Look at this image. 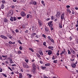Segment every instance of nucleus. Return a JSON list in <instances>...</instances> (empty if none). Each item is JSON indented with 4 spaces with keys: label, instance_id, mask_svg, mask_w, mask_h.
Segmentation results:
<instances>
[{
    "label": "nucleus",
    "instance_id": "2eb2a0df",
    "mask_svg": "<svg viewBox=\"0 0 78 78\" xmlns=\"http://www.w3.org/2000/svg\"><path fill=\"white\" fill-rule=\"evenodd\" d=\"M72 67H73L74 68H75V67H76V65L75 64V63H73L72 65H71Z\"/></svg>",
    "mask_w": 78,
    "mask_h": 78
},
{
    "label": "nucleus",
    "instance_id": "49530a36",
    "mask_svg": "<svg viewBox=\"0 0 78 78\" xmlns=\"http://www.w3.org/2000/svg\"><path fill=\"white\" fill-rule=\"evenodd\" d=\"M32 76V75L31 74H30V75L28 76V77L29 78H31Z\"/></svg>",
    "mask_w": 78,
    "mask_h": 78
},
{
    "label": "nucleus",
    "instance_id": "6e6d98bb",
    "mask_svg": "<svg viewBox=\"0 0 78 78\" xmlns=\"http://www.w3.org/2000/svg\"><path fill=\"white\" fill-rule=\"evenodd\" d=\"M25 61L26 62H28V60L25 59Z\"/></svg>",
    "mask_w": 78,
    "mask_h": 78
},
{
    "label": "nucleus",
    "instance_id": "de8ad7c7",
    "mask_svg": "<svg viewBox=\"0 0 78 78\" xmlns=\"http://www.w3.org/2000/svg\"><path fill=\"white\" fill-rule=\"evenodd\" d=\"M30 5H33V2H32V1H31V2H30Z\"/></svg>",
    "mask_w": 78,
    "mask_h": 78
},
{
    "label": "nucleus",
    "instance_id": "a19ab883",
    "mask_svg": "<svg viewBox=\"0 0 78 78\" xmlns=\"http://www.w3.org/2000/svg\"><path fill=\"white\" fill-rule=\"evenodd\" d=\"M50 20V18H47L46 20V21H48V20Z\"/></svg>",
    "mask_w": 78,
    "mask_h": 78
},
{
    "label": "nucleus",
    "instance_id": "c85d7f7f",
    "mask_svg": "<svg viewBox=\"0 0 78 78\" xmlns=\"http://www.w3.org/2000/svg\"><path fill=\"white\" fill-rule=\"evenodd\" d=\"M50 40H51V42H52L53 43H55V42L54 41V40H53V39L51 38L50 39Z\"/></svg>",
    "mask_w": 78,
    "mask_h": 78
},
{
    "label": "nucleus",
    "instance_id": "0e129e2a",
    "mask_svg": "<svg viewBox=\"0 0 78 78\" xmlns=\"http://www.w3.org/2000/svg\"><path fill=\"white\" fill-rule=\"evenodd\" d=\"M69 39H70V41H72V40L73 39V38L72 37H70Z\"/></svg>",
    "mask_w": 78,
    "mask_h": 78
},
{
    "label": "nucleus",
    "instance_id": "4468645a",
    "mask_svg": "<svg viewBox=\"0 0 78 78\" xmlns=\"http://www.w3.org/2000/svg\"><path fill=\"white\" fill-rule=\"evenodd\" d=\"M50 63H47L45 64V66H50Z\"/></svg>",
    "mask_w": 78,
    "mask_h": 78
},
{
    "label": "nucleus",
    "instance_id": "5701e85b",
    "mask_svg": "<svg viewBox=\"0 0 78 78\" xmlns=\"http://www.w3.org/2000/svg\"><path fill=\"white\" fill-rule=\"evenodd\" d=\"M48 30H49V29L48 27H46L45 28V31H48Z\"/></svg>",
    "mask_w": 78,
    "mask_h": 78
},
{
    "label": "nucleus",
    "instance_id": "c03bdc74",
    "mask_svg": "<svg viewBox=\"0 0 78 78\" xmlns=\"http://www.w3.org/2000/svg\"><path fill=\"white\" fill-rule=\"evenodd\" d=\"M48 48L49 49H50L51 50H53V49H51V46H49Z\"/></svg>",
    "mask_w": 78,
    "mask_h": 78
},
{
    "label": "nucleus",
    "instance_id": "69168bd1",
    "mask_svg": "<svg viewBox=\"0 0 78 78\" xmlns=\"http://www.w3.org/2000/svg\"><path fill=\"white\" fill-rule=\"evenodd\" d=\"M14 8H15V6H14V5H12V8L13 9Z\"/></svg>",
    "mask_w": 78,
    "mask_h": 78
},
{
    "label": "nucleus",
    "instance_id": "a211bd4d",
    "mask_svg": "<svg viewBox=\"0 0 78 78\" xmlns=\"http://www.w3.org/2000/svg\"><path fill=\"white\" fill-rule=\"evenodd\" d=\"M10 20L11 22H13V21H14V18H13V17L11 16Z\"/></svg>",
    "mask_w": 78,
    "mask_h": 78
},
{
    "label": "nucleus",
    "instance_id": "0eeeda50",
    "mask_svg": "<svg viewBox=\"0 0 78 78\" xmlns=\"http://www.w3.org/2000/svg\"><path fill=\"white\" fill-rule=\"evenodd\" d=\"M23 66L24 67H25V68H28V66L27 65L26 63L25 62L23 63Z\"/></svg>",
    "mask_w": 78,
    "mask_h": 78
},
{
    "label": "nucleus",
    "instance_id": "4be33fe9",
    "mask_svg": "<svg viewBox=\"0 0 78 78\" xmlns=\"http://www.w3.org/2000/svg\"><path fill=\"white\" fill-rule=\"evenodd\" d=\"M37 57H38V58H40V59H41V56L40 55L38 54H37Z\"/></svg>",
    "mask_w": 78,
    "mask_h": 78
},
{
    "label": "nucleus",
    "instance_id": "f3484780",
    "mask_svg": "<svg viewBox=\"0 0 78 78\" xmlns=\"http://www.w3.org/2000/svg\"><path fill=\"white\" fill-rule=\"evenodd\" d=\"M8 21V20L6 18H4V22H7Z\"/></svg>",
    "mask_w": 78,
    "mask_h": 78
},
{
    "label": "nucleus",
    "instance_id": "b1692460",
    "mask_svg": "<svg viewBox=\"0 0 78 78\" xmlns=\"http://www.w3.org/2000/svg\"><path fill=\"white\" fill-rule=\"evenodd\" d=\"M66 51V49H64V51H63L62 53V54H65V51Z\"/></svg>",
    "mask_w": 78,
    "mask_h": 78
},
{
    "label": "nucleus",
    "instance_id": "6e6552de",
    "mask_svg": "<svg viewBox=\"0 0 78 78\" xmlns=\"http://www.w3.org/2000/svg\"><path fill=\"white\" fill-rule=\"evenodd\" d=\"M48 53L49 55H51V54H52L53 53L52 52V51H51V50H48Z\"/></svg>",
    "mask_w": 78,
    "mask_h": 78
},
{
    "label": "nucleus",
    "instance_id": "393cba45",
    "mask_svg": "<svg viewBox=\"0 0 78 78\" xmlns=\"http://www.w3.org/2000/svg\"><path fill=\"white\" fill-rule=\"evenodd\" d=\"M46 66H45V67H44L42 66H41V68L43 70H45V69H46Z\"/></svg>",
    "mask_w": 78,
    "mask_h": 78
},
{
    "label": "nucleus",
    "instance_id": "7ed1b4c3",
    "mask_svg": "<svg viewBox=\"0 0 78 78\" xmlns=\"http://www.w3.org/2000/svg\"><path fill=\"white\" fill-rule=\"evenodd\" d=\"M52 23H53V21H50L48 23V26L50 28H51L53 27V24H52Z\"/></svg>",
    "mask_w": 78,
    "mask_h": 78
},
{
    "label": "nucleus",
    "instance_id": "412c9836",
    "mask_svg": "<svg viewBox=\"0 0 78 78\" xmlns=\"http://www.w3.org/2000/svg\"><path fill=\"white\" fill-rule=\"evenodd\" d=\"M19 49L20 50H22L23 49V48L22 47V45L20 46Z\"/></svg>",
    "mask_w": 78,
    "mask_h": 78
},
{
    "label": "nucleus",
    "instance_id": "58836bf2",
    "mask_svg": "<svg viewBox=\"0 0 78 78\" xmlns=\"http://www.w3.org/2000/svg\"><path fill=\"white\" fill-rule=\"evenodd\" d=\"M42 37H44V38H46V36L44 34H43L42 35Z\"/></svg>",
    "mask_w": 78,
    "mask_h": 78
},
{
    "label": "nucleus",
    "instance_id": "cd10ccee",
    "mask_svg": "<svg viewBox=\"0 0 78 78\" xmlns=\"http://www.w3.org/2000/svg\"><path fill=\"white\" fill-rule=\"evenodd\" d=\"M41 3L43 5H44V6H45V3L44 2V1H41Z\"/></svg>",
    "mask_w": 78,
    "mask_h": 78
},
{
    "label": "nucleus",
    "instance_id": "052dcab7",
    "mask_svg": "<svg viewBox=\"0 0 78 78\" xmlns=\"http://www.w3.org/2000/svg\"><path fill=\"white\" fill-rule=\"evenodd\" d=\"M12 67L14 66H16V65L15 64H12Z\"/></svg>",
    "mask_w": 78,
    "mask_h": 78
},
{
    "label": "nucleus",
    "instance_id": "13d9d810",
    "mask_svg": "<svg viewBox=\"0 0 78 78\" xmlns=\"http://www.w3.org/2000/svg\"><path fill=\"white\" fill-rule=\"evenodd\" d=\"M67 8H70V6L69 5H68L66 6Z\"/></svg>",
    "mask_w": 78,
    "mask_h": 78
},
{
    "label": "nucleus",
    "instance_id": "f03ea898",
    "mask_svg": "<svg viewBox=\"0 0 78 78\" xmlns=\"http://www.w3.org/2000/svg\"><path fill=\"white\" fill-rule=\"evenodd\" d=\"M13 15V10H11L7 13V17H10L11 16Z\"/></svg>",
    "mask_w": 78,
    "mask_h": 78
},
{
    "label": "nucleus",
    "instance_id": "774afa93",
    "mask_svg": "<svg viewBox=\"0 0 78 78\" xmlns=\"http://www.w3.org/2000/svg\"><path fill=\"white\" fill-rule=\"evenodd\" d=\"M40 63H41V64H43V62H42L41 61H40Z\"/></svg>",
    "mask_w": 78,
    "mask_h": 78
},
{
    "label": "nucleus",
    "instance_id": "dca6fc26",
    "mask_svg": "<svg viewBox=\"0 0 78 78\" xmlns=\"http://www.w3.org/2000/svg\"><path fill=\"white\" fill-rule=\"evenodd\" d=\"M19 78H22V74L21 73H20L19 74Z\"/></svg>",
    "mask_w": 78,
    "mask_h": 78
},
{
    "label": "nucleus",
    "instance_id": "5fc2aeb1",
    "mask_svg": "<svg viewBox=\"0 0 78 78\" xmlns=\"http://www.w3.org/2000/svg\"><path fill=\"white\" fill-rule=\"evenodd\" d=\"M18 42L19 44H21V45L22 44V43L21 42V41H18Z\"/></svg>",
    "mask_w": 78,
    "mask_h": 78
},
{
    "label": "nucleus",
    "instance_id": "3c124183",
    "mask_svg": "<svg viewBox=\"0 0 78 78\" xmlns=\"http://www.w3.org/2000/svg\"><path fill=\"white\" fill-rule=\"evenodd\" d=\"M32 34L33 35V36H35V35L36 34V33H33Z\"/></svg>",
    "mask_w": 78,
    "mask_h": 78
},
{
    "label": "nucleus",
    "instance_id": "aec40b11",
    "mask_svg": "<svg viewBox=\"0 0 78 78\" xmlns=\"http://www.w3.org/2000/svg\"><path fill=\"white\" fill-rule=\"evenodd\" d=\"M30 16V17H32V16H31V15L30 14H27V19H28V18H29V16Z\"/></svg>",
    "mask_w": 78,
    "mask_h": 78
},
{
    "label": "nucleus",
    "instance_id": "864d4df0",
    "mask_svg": "<svg viewBox=\"0 0 78 78\" xmlns=\"http://www.w3.org/2000/svg\"><path fill=\"white\" fill-rule=\"evenodd\" d=\"M9 44H12V42L11 41H9Z\"/></svg>",
    "mask_w": 78,
    "mask_h": 78
},
{
    "label": "nucleus",
    "instance_id": "423d86ee",
    "mask_svg": "<svg viewBox=\"0 0 78 78\" xmlns=\"http://www.w3.org/2000/svg\"><path fill=\"white\" fill-rule=\"evenodd\" d=\"M20 14L22 17H25L26 16V13L24 12H22L20 13Z\"/></svg>",
    "mask_w": 78,
    "mask_h": 78
},
{
    "label": "nucleus",
    "instance_id": "72a5a7b5",
    "mask_svg": "<svg viewBox=\"0 0 78 78\" xmlns=\"http://www.w3.org/2000/svg\"><path fill=\"white\" fill-rule=\"evenodd\" d=\"M2 57L3 58H7V55L5 56L4 55H2Z\"/></svg>",
    "mask_w": 78,
    "mask_h": 78
},
{
    "label": "nucleus",
    "instance_id": "f8f14e48",
    "mask_svg": "<svg viewBox=\"0 0 78 78\" xmlns=\"http://www.w3.org/2000/svg\"><path fill=\"white\" fill-rule=\"evenodd\" d=\"M32 2L33 3V5H36V2L34 1H33V0H32Z\"/></svg>",
    "mask_w": 78,
    "mask_h": 78
},
{
    "label": "nucleus",
    "instance_id": "37998d69",
    "mask_svg": "<svg viewBox=\"0 0 78 78\" xmlns=\"http://www.w3.org/2000/svg\"><path fill=\"white\" fill-rule=\"evenodd\" d=\"M15 31L16 33H18L19 32V30L16 29Z\"/></svg>",
    "mask_w": 78,
    "mask_h": 78
},
{
    "label": "nucleus",
    "instance_id": "bb28decb",
    "mask_svg": "<svg viewBox=\"0 0 78 78\" xmlns=\"http://www.w3.org/2000/svg\"><path fill=\"white\" fill-rule=\"evenodd\" d=\"M29 50H30L31 51H32V52H34V50H33V48H29Z\"/></svg>",
    "mask_w": 78,
    "mask_h": 78
},
{
    "label": "nucleus",
    "instance_id": "a18cd8bd",
    "mask_svg": "<svg viewBox=\"0 0 78 78\" xmlns=\"http://www.w3.org/2000/svg\"><path fill=\"white\" fill-rule=\"evenodd\" d=\"M4 39H8V38H7L6 37L4 36Z\"/></svg>",
    "mask_w": 78,
    "mask_h": 78
},
{
    "label": "nucleus",
    "instance_id": "09e8293b",
    "mask_svg": "<svg viewBox=\"0 0 78 78\" xmlns=\"http://www.w3.org/2000/svg\"><path fill=\"white\" fill-rule=\"evenodd\" d=\"M8 69H9V70H11V71H12V69H11V68H10V67H8Z\"/></svg>",
    "mask_w": 78,
    "mask_h": 78
},
{
    "label": "nucleus",
    "instance_id": "20e7f679",
    "mask_svg": "<svg viewBox=\"0 0 78 78\" xmlns=\"http://www.w3.org/2000/svg\"><path fill=\"white\" fill-rule=\"evenodd\" d=\"M38 22L39 25L40 27H41L42 25V21H41V20H38Z\"/></svg>",
    "mask_w": 78,
    "mask_h": 78
},
{
    "label": "nucleus",
    "instance_id": "9d476101",
    "mask_svg": "<svg viewBox=\"0 0 78 78\" xmlns=\"http://www.w3.org/2000/svg\"><path fill=\"white\" fill-rule=\"evenodd\" d=\"M64 18V13H62L61 15V19H63Z\"/></svg>",
    "mask_w": 78,
    "mask_h": 78
},
{
    "label": "nucleus",
    "instance_id": "ea45409f",
    "mask_svg": "<svg viewBox=\"0 0 78 78\" xmlns=\"http://www.w3.org/2000/svg\"><path fill=\"white\" fill-rule=\"evenodd\" d=\"M2 2L3 4H5V1L4 0L2 1Z\"/></svg>",
    "mask_w": 78,
    "mask_h": 78
},
{
    "label": "nucleus",
    "instance_id": "e2e57ef3",
    "mask_svg": "<svg viewBox=\"0 0 78 78\" xmlns=\"http://www.w3.org/2000/svg\"><path fill=\"white\" fill-rule=\"evenodd\" d=\"M56 55L57 56H59V52L57 53Z\"/></svg>",
    "mask_w": 78,
    "mask_h": 78
},
{
    "label": "nucleus",
    "instance_id": "a878e982",
    "mask_svg": "<svg viewBox=\"0 0 78 78\" xmlns=\"http://www.w3.org/2000/svg\"><path fill=\"white\" fill-rule=\"evenodd\" d=\"M2 75L4 76H5V78H6L7 77V76L4 73H2Z\"/></svg>",
    "mask_w": 78,
    "mask_h": 78
},
{
    "label": "nucleus",
    "instance_id": "7c9ffc66",
    "mask_svg": "<svg viewBox=\"0 0 78 78\" xmlns=\"http://www.w3.org/2000/svg\"><path fill=\"white\" fill-rule=\"evenodd\" d=\"M58 61V60H54L53 61V62L54 63H57V62Z\"/></svg>",
    "mask_w": 78,
    "mask_h": 78
},
{
    "label": "nucleus",
    "instance_id": "c9c22d12",
    "mask_svg": "<svg viewBox=\"0 0 78 78\" xmlns=\"http://www.w3.org/2000/svg\"><path fill=\"white\" fill-rule=\"evenodd\" d=\"M18 53L19 54H22V51H18Z\"/></svg>",
    "mask_w": 78,
    "mask_h": 78
},
{
    "label": "nucleus",
    "instance_id": "473e14b6",
    "mask_svg": "<svg viewBox=\"0 0 78 78\" xmlns=\"http://www.w3.org/2000/svg\"><path fill=\"white\" fill-rule=\"evenodd\" d=\"M43 76L44 77L43 78H46L47 77L45 74H43Z\"/></svg>",
    "mask_w": 78,
    "mask_h": 78
},
{
    "label": "nucleus",
    "instance_id": "8fccbe9b",
    "mask_svg": "<svg viewBox=\"0 0 78 78\" xmlns=\"http://www.w3.org/2000/svg\"><path fill=\"white\" fill-rule=\"evenodd\" d=\"M3 58H2V56L0 55V60H2Z\"/></svg>",
    "mask_w": 78,
    "mask_h": 78
},
{
    "label": "nucleus",
    "instance_id": "f257e3e1",
    "mask_svg": "<svg viewBox=\"0 0 78 78\" xmlns=\"http://www.w3.org/2000/svg\"><path fill=\"white\" fill-rule=\"evenodd\" d=\"M32 70H31L33 73H34L36 72V66L35 65L34 63L32 64Z\"/></svg>",
    "mask_w": 78,
    "mask_h": 78
},
{
    "label": "nucleus",
    "instance_id": "79ce46f5",
    "mask_svg": "<svg viewBox=\"0 0 78 78\" xmlns=\"http://www.w3.org/2000/svg\"><path fill=\"white\" fill-rule=\"evenodd\" d=\"M4 36H4L2 35H1L0 36V37H1L2 38H3V39H4Z\"/></svg>",
    "mask_w": 78,
    "mask_h": 78
},
{
    "label": "nucleus",
    "instance_id": "338daca9",
    "mask_svg": "<svg viewBox=\"0 0 78 78\" xmlns=\"http://www.w3.org/2000/svg\"><path fill=\"white\" fill-rule=\"evenodd\" d=\"M67 12H69V11H70V9H67Z\"/></svg>",
    "mask_w": 78,
    "mask_h": 78
},
{
    "label": "nucleus",
    "instance_id": "1a4fd4ad",
    "mask_svg": "<svg viewBox=\"0 0 78 78\" xmlns=\"http://www.w3.org/2000/svg\"><path fill=\"white\" fill-rule=\"evenodd\" d=\"M70 50H71V52L73 54H75V51L73 50V49L72 48H71L70 49Z\"/></svg>",
    "mask_w": 78,
    "mask_h": 78
},
{
    "label": "nucleus",
    "instance_id": "4d7b16f0",
    "mask_svg": "<svg viewBox=\"0 0 78 78\" xmlns=\"http://www.w3.org/2000/svg\"><path fill=\"white\" fill-rule=\"evenodd\" d=\"M48 38L49 39H51V37H50V36H48Z\"/></svg>",
    "mask_w": 78,
    "mask_h": 78
},
{
    "label": "nucleus",
    "instance_id": "f704fd0d",
    "mask_svg": "<svg viewBox=\"0 0 78 78\" xmlns=\"http://www.w3.org/2000/svg\"><path fill=\"white\" fill-rule=\"evenodd\" d=\"M23 28V29H24V28H25V25H23L22 26Z\"/></svg>",
    "mask_w": 78,
    "mask_h": 78
},
{
    "label": "nucleus",
    "instance_id": "2f4dec72",
    "mask_svg": "<svg viewBox=\"0 0 78 78\" xmlns=\"http://www.w3.org/2000/svg\"><path fill=\"white\" fill-rule=\"evenodd\" d=\"M68 54L69 55H70L71 54V52H70V50H68Z\"/></svg>",
    "mask_w": 78,
    "mask_h": 78
},
{
    "label": "nucleus",
    "instance_id": "603ef678",
    "mask_svg": "<svg viewBox=\"0 0 78 78\" xmlns=\"http://www.w3.org/2000/svg\"><path fill=\"white\" fill-rule=\"evenodd\" d=\"M35 37H36L37 38H39V36L37 35H36L35 36Z\"/></svg>",
    "mask_w": 78,
    "mask_h": 78
},
{
    "label": "nucleus",
    "instance_id": "bf43d9fd",
    "mask_svg": "<svg viewBox=\"0 0 78 78\" xmlns=\"http://www.w3.org/2000/svg\"><path fill=\"white\" fill-rule=\"evenodd\" d=\"M75 9H76V10H78V8L77 7H75Z\"/></svg>",
    "mask_w": 78,
    "mask_h": 78
},
{
    "label": "nucleus",
    "instance_id": "ddd939ff",
    "mask_svg": "<svg viewBox=\"0 0 78 78\" xmlns=\"http://www.w3.org/2000/svg\"><path fill=\"white\" fill-rule=\"evenodd\" d=\"M1 9H4L5 8V5L3 4H2L1 5Z\"/></svg>",
    "mask_w": 78,
    "mask_h": 78
},
{
    "label": "nucleus",
    "instance_id": "39448f33",
    "mask_svg": "<svg viewBox=\"0 0 78 78\" xmlns=\"http://www.w3.org/2000/svg\"><path fill=\"white\" fill-rule=\"evenodd\" d=\"M61 16V12L59 11H58L57 12L56 17L58 18V17H59Z\"/></svg>",
    "mask_w": 78,
    "mask_h": 78
},
{
    "label": "nucleus",
    "instance_id": "680f3d73",
    "mask_svg": "<svg viewBox=\"0 0 78 78\" xmlns=\"http://www.w3.org/2000/svg\"><path fill=\"white\" fill-rule=\"evenodd\" d=\"M3 71L2 70V69L0 68V72H2Z\"/></svg>",
    "mask_w": 78,
    "mask_h": 78
},
{
    "label": "nucleus",
    "instance_id": "9b49d317",
    "mask_svg": "<svg viewBox=\"0 0 78 78\" xmlns=\"http://www.w3.org/2000/svg\"><path fill=\"white\" fill-rule=\"evenodd\" d=\"M39 53L40 55H43V53H42V51L41 50H39Z\"/></svg>",
    "mask_w": 78,
    "mask_h": 78
},
{
    "label": "nucleus",
    "instance_id": "6ab92c4d",
    "mask_svg": "<svg viewBox=\"0 0 78 78\" xmlns=\"http://www.w3.org/2000/svg\"><path fill=\"white\" fill-rule=\"evenodd\" d=\"M59 25L60 28H62V23H60L59 24Z\"/></svg>",
    "mask_w": 78,
    "mask_h": 78
},
{
    "label": "nucleus",
    "instance_id": "4c0bfd02",
    "mask_svg": "<svg viewBox=\"0 0 78 78\" xmlns=\"http://www.w3.org/2000/svg\"><path fill=\"white\" fill-rule=\"evenodd\" d=\"M10 64H14V62H13L12 60H11V61H10Z\"/></svg>",
    "mask_w": 78,
    "mask_h": 78
},
{
    "label": "nucleus",
    "instance_id": "e433bc0d",
    "mask_svg": "<svg viewBox=\"0 0 78 78\" xmlns=\"http://www.w3.org/2000/svg\"><path fill=\"white\" fill-rule=\"evenodd\" d=\"M17 20V18L16 17H14V21H16V20Z\"/></svg>",
    "mask_w": 78,
    "mask_h": 78
},
{
    "label": "nucleus",
    "instance_id": "c756f323",
    "mask_svg": "<svg viewBox=\"0 0 78 78\" xmlns=\"http://www.w3.org/2000/svg\"><path fill=\"white\" fill-rule=\"evenodd\" d=\"M43 44V45H44V46L47 47V45H46V42H44Z\"/></svg>",
    "mask_w": 78,
    "mask_h": 78
}]
</instances>
